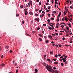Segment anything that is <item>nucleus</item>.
Returning a JSON list of instances; mask_svg holds the SVG:
<instances>
[{"mask_svg": "<svg viewBox=\"0 0 73 73\" xmlns=\"http://www.w3.org/2000/svg\"><path fill=\"white\" fill-rule=\"evenodd\" d=\"M45 68L47 69L48 72H52V73H58V71L57 70H55L52 69V67L50 65L47 64Z\"/></svg>", "mask_w": 73, "mask_h": 73, "instance_id": "f257e3e1", "label": "nucleus"}, {"mask_svg": "<svg viewBox=\"0 0 73 73\" xmlns=\"http://www.w3.org/2000/svg\"><path fill=\"white\" fill-rule=\"evenodd\" d=\"M35 20L36 21H37L38 22H39V21H40V19L39 18H35Z\"/></svg>", "mask_w": 73, "mask_h": 73, "instance_id": "f03ea898", "label": "nucleus"}, {"mask_svg": "<svg viewBox=\"0 0 73 73\" xmlns=\"http://www.w3.org/2000/svg\"><path fill=\"white\" fill-rule=\"evenodd\" d=\"M61 15V12H60L59 13V14L58 15V16L57 17V18H58V17H60V16Z\"/></svg>", "mask_w": 73, "mask_h": 73, "instance_id": "7ed1b4c3", "label": "nucleus"}, {"mask_svg": "<svg viewBox=\"0 0 73 73\" xmlns=\"http://www.w3.org/2000/svg\"><path fill=\"white\" fill-rule=\"evenodd\" d=\"M44 16V14H42V15H40V17L41 18H42Z\"/></svg>", "mask_w": 73, "mask_h": 73, "instance_id": "20e7f679", "label": "nucleus"}, {"mask_svg": "<svg viewBox=\"0 0 73 73\" xmlns=\"http://www.w3.org/2000/svg\"><path fill=\"white\" fill-rule=\"evenodd\" d=\"M58 62H55L54 63V64H55V65H57V64H58Z\"/></svg>", "mask_w": 73, "mask_h": 73, "instance_id": "39448f33", "label": "nucleus"}, {"mask_svg": "<svg viewBox=\"0 0 73 73\" xmlns=\"http://www.w3.org/2000/svg\"><path fill=\"white\" fill-rule=\"evenodd\" d=\"M35 72H38V70L37 68H35Z\"/></svg>", "mask_w": 73, "mask_h": 73, "instance_id": "423d86ee", "label": "nucleus"}, {"mask_svg": "<svg viewBox=\"0 0 73 73\" xmlns=\"http://www.w3.org/2000/svg\"><path fill=\"white\" fill-rule=\"evenodd\" d=\"M29 14L30 15H33V13L32 12H29Z\"/></svg>", "mask_w": 73, "mask_h": 73, "instance_id": "0eeeda50", "label": "nucleus"}, {"mask_svg": "<svg viewBox=\"0 0 73 73\" xmlns=\"http://www.w3.org/2000/svg\"><path fill=\"white\" fill-rule=\"evenodd\" d=\"M67 13V12H66V11H65V12H64L63 13L65 15H66V13Z\"/></svg>", "mask_w": 73, "mask_h": 73, "instance_id": "6e6552de", "label": "nucleus"}, {"mask_svg": "<svg viewBox=\"0 0 73 73\" xmlns=\"http://www.w3.org/2000/svg\"><path fill=\"white\" fill-rule=\"evenodd\" d=\"M43 64L44 66H46V63L44 62L43 63Z\"/></svg>", "mask_w": 73, "mask_h": 73, "instance_id": "1a4fd4ad", "label": "nucleus"}, {"mask_svg": "<svg viewBox=\"0 0 73 73\" xmlns=\"http://www.w3.org/2000/svg\"><path fill=\"white\" fill-rule=\"evenodd\" d=\"M69 0H67L66 1V2H67V4H69Z\"/></svg>", "mask_w": 73, "mask_h": 73, "instance_id": "9d476101", "label": "nucleus"}, {"mask_svg": "<svg viewBox=\"0 0 73 73\" xmlns=\"http://www.w3.org/2000/svg\"><path fill=\"white\" fill-rule=\"evenodd\" d=\"M26 36H31V35H29V34H28L27 33H26Z\"/></svg>", "mask_w": 73, "mask_h": 73, "instance_id": "9b49d317", "label": "nucleus"}, {"mask_svg": "<svg viewBox=\"0 0 73 73\" xmlns=\"http://www.w3.org/2000/svg\"><path fill=\"white\" fill-rule=\"evenodd\" d=\"M28 13L27 12H25V15H28Z\"/></svg>", "mask_w": 73, "mask_h": 73, "instance_id": "f8f14e48", "label": "nucleus"}, {"mask_svg": "<svg viewBox=\"0 0 73 73\" xmlns=\"http://www.w3.org/2000/svg\"><path fill=\"white\" fill-rule=\"evenodd\" d=\"M45 42L46 43H48V42H49V40H47L45 41Z\"/></svg>", "mask_w": 73, "mask_h": 73, "instance_id": "ddd939ff", "label": "nucleus"}, {"mask_svg": "<svg viewBox=\"0 0 73 73\" xmlns=\"http://www.w3.org/2000/svg\"><path fill=\"white\" fill-rule=\"evenodd\" d=\"M23 5H21L20 6L21 8L22 9L23 8Z\"/></svg>", "mask_w": 73, "mask_h": 73, "instance_id": "4468645a", "label": "nucleus"}, {"mask_svg": "<svg viewBox=\"0 0 73 73\" xmlns=\"http://www.w3.org/2000/svg\"><path fill=\"white\" fill-rule=\"evenodd\" d=\"M25 9V12H27V11H28L27 10V9Z\"/></svg>", "mask_w": 73, "mask_h": 73, "instance_id": "2eb2a0df", "label": "nucleus"}, {"mask_svg": "<svg viewBox=\"0 0 73 73\" xmlns=\"http://www.w3.org/2000/svg\"><path fill=\"white\" fill-rule=\"evenodd\" d=\"M58 45L59 47H61V46H62V45H61V44H58Z\"/></svg>", "mask_w": 73, "mask_h": 73, "instance_id": "dca6fc26", "label": "nucleus"}, {"mask_svg": "<svg viewBox=\"0 0 73 73\" xmlns=\"http://www.w3.org/2000/svg\"><path fill=\"white\" fill-rule=\"evenodd\" d=\"M45 4H46V5H49V3L47 2L45 3Z\"/></svg>", "mask_w": 73, "mask_h": 73, "instance_id": "f3484780", "label": "nucleus"}, {"mask_svg": "<svg viewBox=\"0 0 73 73\" xmlns=\"http://www.w3.org/2000/svg\"><path fill=\"white\" fill-rule=\"evenodd\" d=\"M18 72H19V70H16V73H18Z\"/></svg>", "mask_w": 73, "mask_h": 73, "instance_id": "a211bd4d", "label": "nucleus"}, {"mask_svg": "<svg viewBox=\"0 0 73 73\" xmlns=\"http://www.w3.org/2000/svg\"><path fill=\"white\" fill-rule=\"evenodd\" d=\"M66 58H63L62 59V60H66Z\"/></svg>", "mask_w": 73, "mask_h": 73, "instance_id": "6ab92c4d", "label": "nucleus"}, {"mask_svg": "<svg viewBox=\"0 0 73 73\" xmlns=\"http://www.w3.org/2000/svg\"><path fill=\"white\" fill-rule=\"evenodd\" d=\"M39 10V9H36L35 10V11H36V12H37V11H38Z\"/></svg>", "mask_w": 73, "mask_h": 73, "instance_id": "aec40b11", "label": "nucleus"}, {"mask_svg": "<svg viewBox=\"0 0 73 73\" xmlns=\"http://www.w3.org/2000/svg\"><path fill=\"white\" fill-rule=\"evenodd\" d=\"M58 57V55L57 54H56L55 55V57H56V58H57Z\"/></svg>", "mask_w": 73, "mask_h": 73, "instance_id": "412c9836", "label": "nucleus"}, {"mask_svg": "<svg viewBox=\"0 0 73 73\" xmlns=\"http://www.w3.org/2000/svg\"><path fill=\"white\" fill-rule=\"evenodd\" d=\"M1 66H5V64H1Z\"/></svg>", "mask_w": 73, "mask_h": 73, "instance_id": "4be33fe9", "label": "nucleus"}, {"mask_svg": "<svg viewBox=\"0 0 73 73\" xmlns=\"http://www.w3.org/2000/svg\"><path fill=\"white\" fill-rule=\"evenodd\" d=\"M29 3H30V4H32V1H29Z\"/></svg>", "mask_w": 73, "mask_h": 73, "instance_id": "5701e85b", "label": "nucleus"}, {"mask_svg": "<svg viewBox=\"0 0 73 73\" xmlns=\"http://www.w3.org/2000/svg\"><path fill=\"white\" fill-rule=\"evenodd\" d=\"M52 35L53 36H54V37L56 36V35L55 34H52Z\"/></svg>", "mask_w": 73, "mask_h": 73, "instance_id": "b1692460", "label": "nucleus"}, {"mask_svg": "<svg viewBox=\"0 0 73 73\" xmlns=\"http://www.w3.org/2000/svg\"><path fill=\"white\" fill-rule=\"evenodd\" d=\"M48 9H50V7L48 6Z\"/></svg>", "mask_w": 73, "mask_h": 73, "instance_id": "393cba45", "label": "nucleus"}, {"mask_svg": "<svg viewBox=\"0 0 73 73\" xmlns=\"http://www.w3.org/2000/svg\"><path fill=\"white\" fill-rule=\"evenodd\" d=\"M39 39L40 41H42V39L41 38H40Z\"/></svg>", "mask_w": 73, "mask_h": 73, "instance_id": "a878e982", "label": "nucleus"}, {"mask_svg": "<svg viewBox=\"0 0 73 73\" xmlns=\"http://www.w3.org/2000/svg\"><path fill=\"white\" fill-rule=\"evenodd\" d=\"M50 53L51 54H53V52H52V51H50Z\"/></svg>", "mask_w": 73, "mask_h": 73, "instance_id": "bb28decb", "label": "nucleus"}, {"mask_svg": "<svg viewBox=\"0 0 73 73\" xmlns=\"http://www.w3.org/2000/svg\"><path fill=\"white\" fill-rule=\"evenodd\" d=\"M54 18H50V20H54Z\"/></svg>", "mask_w": 73, "mask_h": 73, "instance_id": "cd10ccee", "label": "nucleus"}, {"mask_svg": "<svg viewBox=\"0 0 73 73\" xmlns=\"http://www.w3.org/2000/svg\"><path fill=\"white\" fill-rule=\"evenodd\" d=\"M61 65H62V66H64V63H61Z\"/></svg>", "mask_w": 73, "mask_h": 73, "instance_id": "c85d7f7f", "label": "nucleus"}, {"mask_svg": "<svg viewBox=\"0 0 73 73\" xmlns=\"http://www.w3.org/2000/svg\"><path fill=\"white\" fill-rule=\"evenodd\" d=\"M40 29V28L38 27L37 28V31H38V30H39V29Z\"/></svg>", "mask_w": 73, "mask_h": 73, "instance_id": "c756f323", "label": "nucleus"}, {"mask_svg": "<svg viewBox=\"0 0 73 73\" xmlns=\"http://www.w3.org/2000/svg\"><path fill=\"white\" fill-rule=\"evenodd\" d=\"M43 26H44V27H45L46 25V24H43Z\"/></svg>", "mask_w": 73, "mask_h": 73, "instance_id": "7c9ffc66", "label": "nucleus"}, {"mask_svg": "<svg viewBox=\"0 0 73 73\" xmlns=\"http://www.w3.org/2000/svg\"><path fill=\"white\" fill-rule=\"evenodd\" d=\"M41 4V2H40L39 3V5H40Z\"/></svg>", "mask_w": 73, "mask_h": 73, "instance_id": "2f4dec72", "label": "nucleus"}, {"mask_svg": "<svg viewBox=\"0 0 73 73\" xmlns=\"http://www.w3.org/2000/svg\"><path fill=\"white\" fill-rule=\"evenodd\" d=\"M28 5H29V7H30V3H28Z\"/></svg>", "mask_w": 73, "mask_h": 73, "instance_id": "473e14b6", "label": "nucleus"}, {"mask_svg": "<svg viewBox=\"0 0 73 73\" xmlns=\"http://www.w3.org/2000/svg\"><path fill=\"white\" fill-rule=\"evenodd\" d=\"M35 16H38V14H36L35 15Z\"/></svg>", "mask_w": 73, "mask_h": 73, "instance_id": "72a5a7b5", "label": "nucleus"}, {"mask_svg": "<svg viewBox=\"0 0 73 73\" xmlns=\"http://www.w3.org/2000/svg\"><path fill=\"white\" fill-rule=\"evenodd\" d=\"M47 21H48V22H50V19H48L47 20Z\"/></svg>", "mask_w": 73, "mask_h": 73, "instance_id": "f704fd0d", "label": "nucleus"}, {"mask_svg": "<svg viewBox=\"0 0 73 73\" xmlns=\"http://www.w3.org/2000/svg\"><path fill=\"white\" fill-rule=\"evenodd\" d=\"M51 2L52 4H53V2H54V1H53V0H51Z\"/></svg>", "mask_w": 73, "mask_h": 73, "instance_id": "c9c22d12", "label": "nucleus"}, {"mask_svg": "<svg viewBox=\"0 0 73 73\" xmlns=\"http://www.w3.org/2000/svg\"><path fill=\"white\" fill-rule=\"evenodd\" d=\"M55 33V35H56V36H58V33Z\"/></svg>", "mask_w": 73, "mask_h": 73, "instance_id": "e433bc0d", "label": "nucleus"}, {"mask_svg": "<svg viewBox=\"0 0 73 73\" xmlns=\"http://www.w3.org/2000/svg\"><path fill=\"white\" fill-rule=\"evenodd\" d=\"M47 15H48V16H49V17H50V14H48Z\"/></svg>", "mask_w": 73, "mask_h": 73, "instance_id": "4c0bfd02", "label": "nucleus"}, {"mask_svg": "<svg viewBox=\"0 0 73 73\" xmlns=\"http://www.w3.org/2000/svg\"><path fill=\"white\" fill-rule=\"evenodd\" d=\"M59 19H58V18H57V19H56V21H59Z\"/></svg>", "mask_w": 73, "mask_h": 73, "instance_id": "58836bf2", "label": "nucleus"}, {"mask_svg": "<svg viewBox=\"0 0 73 73\" xmlns=\"http://www.w3.org/2000/svg\"><path fill=\"white\" fill-rule=\"evenodd\" d=\"M56 12H57V11H54L53 13H54V14L55 13H56Z\"/></svg>", "mask_w": 73, "mask_h": 73, "instance_id": "ea45409f", "label": "nucleus"}, {"mask_svg": "<svg viewBox=\"0 0 73 73\" xmlns=\"http://www.w3.org/2000/svg\"><path fill=\"white\" fill-rule=\"evenodd\" d=\"M44 38H45L46 39V36H44Z\"/></svg>", "mask_w": 73, "mask_h": 73, "instance_id": "a19ab883", "label": "nucleus"}, {"mask_svg": "<svg viewBox=\"0 0 73 73\" xmlns=\"http://www.w3.org/2000/svg\"><path fill=\"white\" fill-rule=\"evenodd\" d=\"M42 11V9H41V10H39V13H41V11Z\"/></svg>", "mask_w": 73, "mask_h": 73, "instance_id": "79ce46f5", "label": "nucleus"}, {"mask_svg": "<svg viewBox=\"0 0 73 73\" xmlns=\"http://www.w3.org/2000/svg\"><path fill=\"white\" fill-rule=\"evenodd\" d=\"M47 60L48 61H50V59H47Z\"/></svg>", "mask_w": 73, "mask_h": 73, "instance_id": "37998d69", "label": "nucleus"}, {"mask_svg": "<svg viewBox=\"0 0 73 73\" xmlns=\"http://www.w3.org/2000/svg\"><path fill=\"white\" fill-rule=\"evenodd\" d=\"M42 13H44V14H45V12L44 11H42Z\"/></svg>", "mask_w": 73, "mask_h": 73, "instance_id": "c03bdc74", "label": "nucleus"}, {"mask_svg": "<svg viewBox=\"0 0 73 73\" xmlns=\"http://www.w3.org/2000/svg\"><path fill=\"white\" fill-rule=\"evenodd\" d=\"M19 16V14H17L16 16Z\"/></svg>", "mask_w": 73, "mask_h": 73, "instance_id": "a18cd8bd", "label": "nucleus"}, {"mask_svg": "<svg viewBox=\"0 0 73 73\" xmlns=\"http://www.w3.org/2000/svg\"><path fill=\"white\" fill-rule=\"evenodd\" d=\"M65 28L66 29H68V30L69 29V28L68 27H66Z\"/></svg>", "mask_w": 73, "mask_h": 73, "instance_id": "49530a36", "label": "nucleus"}, {"mask_svg": "<svg viewBox=\"0 0 73 73\" xmlns=\"http://www.w3.org/2000/svg\"><path fill=\"white\" fill-rule=\"evenodd\" d=\"M8 48H9V47L8 46H6L5 47V48H6V49H8Z\"/></svg>", "mask_w": 73, "mask_h": 73, "instance_id": "de8ad7c7", "label": "nucleus"}, {"mask_svg": "<svg viewBox=\"0 0 73 73\" xmlns=\"http://www.w3.org/2000/svg\"><path fill=\"white\" fill-rule=\"evenodd\" d=\"M52 60H54V61H56L57 60L56 59H53Z\"/></svg>", "mask_w": 73, "mask_h": 73, "instance_id": "09e8293b", "label": "nucleus"}, {"mask_svg": "<svg viewBox=\"0 0 73 73\" xmlns=\"http://www.w3.org/2000/svg\"><path fill=\"white\" fill-rule=\"evenodd\" d=\"M22 24H24V21H22Z\"/></svg>", "mask_w": 73, "mask_h": 73, "instance_id": "8fccbe9b", "label": "nucleus"}, {"mask_svg": "<svg viewBox=\"0 0 73 73\" xmlns=\"http://www.w3.org/2000/svg\"><path fill=\"white\" fill-rule=\"evenodd\" d=\"M64 20H66V21H68V20H67V19H66V18H65Z\"/></svg>", "mask_w": 73, "mask_h": 73, "instance_id": "3c124183", "label": "nucleus"}, {"mask_svg": "<svg viewBox=\"0 0 73 73\" xmlns=\"http://www.w3.org/2000/svg\"><path fill=\"white\" fill-rule=\"evenodd\" d=\"M50 39H51V40H52V36H51L50 37Z\"/></svg>", "mask_w": 73, "mask_h": 73, "instance_id": "603ef678", "label": "nucleus"}, {"mask_svg": "<svg viewBox=\"0 0 73 73\" xmlns=\"http://www.w3.org/2000/svg\"><path fill=\"white\" fill-rule=\"evenodd\" d=\"M61 28H64V26L62 25L61 26Z\"/></svg>", "mask_w": 73, "mask_h": 73, "instance_id": "864d4df0", "label": "nucleus"}, {"mask_svg": "<svg viewBox=\"0 0 73 73\" xmlns=\"http://www.w3.org/2000/svg\"><path fill=\"white\" fill-rule=\"evenodd\" d=\"M49 11H50V10H47L46 11V12H49Z\"/></svg>", "mask_w": 73, "mask_h": 73, "instance_id": "5fc2aeb1", "label": "nucleus"}, {"mask_svg": "<svg viewBox=\"0 0 73 73\" xmlns=\"http://www.w3.org/2000/svg\"><path fill=\"white\" fill-rule=\"evenodd\" d=\"M44 58H45V57H46V55H44Z\"/></svg>", "mask_w": 73, "mask_h": 73, "instance_id": "6e6d98bb", "label": "nucleus"}, {"mask_svg": "<svg viewBox=\"0 0 73 73\" xmlns=\"http://www.w3.org/2000/svg\"><path fill=\"white\" fill-rule=\"evenodd\" d=\"M51 24H52V25H54V23H51Z\"/></svg>", "mask_w": 73, "mask_h": 73, "instance_id": "4d7b16f0", "label": "nucleus"}, {"mask_svg": "<svg viewBox=\"0 0 73 73\" xmlns=\"http://www.w3.org/2000/svg\"><path fill=\"white\" fill-rule=\"evenodd\" d=\"M49 29H50V30H51V27H49L48 28Z\"/></svg>", "mask_w": 73, "mask_h": 73, "instance_id": "13d9d810", "label": "nucleus"}, {"mask_svg": "<svg viewBox=\"0 0 73 73\" xmlns=\"http://www.w3.org/2000/svg\"><path fill=\"white\" fill-rule=\"evenodd\" d=\"M39 36L40 37H42V35L41 34H39Z\"/></svg>", "mask_w": 73, "mask_h": 73, "instance_id": "bf43d9fd", "label": "nucleus"}, {"mask_svg": "<svg viewBox=\"0 0 73 73\" xmlns=\"http://www.w3.org/2000/svg\"><path fill=\"white\" fill-rule=\"evenodd\" d=\"M65 23H61V24H62V25H63V24H65Z\"/></svg>", "mask_w": 73, "mask_h": 73, "instance_id": "052dcab7", "label": "nucleus"}, {"mask_svg": "<svg viewBox=\"0 0 73 73\" xmlns=\"http://www.w3.org/2000/svg\"><path fill=\"white\" fill-rule=\"evenodd\" d=\"M49 62H50V64H51L52 62L51 60Z\"/></svg>", "mask_w": 73, "mask_h": 73, "instance_id": "680f3d73", "label": "nucleus"}, {"mask_svg": "<svg viewBox=\"0 0 73 73\" xmlns=\"http://www.w3.org/2000/svg\"><path fill=\"white\" fill-rule=\"evenodd\" d=\"M56 28H58V26H56Z\"/></svg>", "mask_w": 73, "mask_h": 73, "instance_id": "e2e57ef3", "label": "nucleus"}, {"mask_svg": "<svg viewBox=\"0 0 73 73\" xmlns=\"http://www.w3.org/2000/svg\"><path fill=\"white\" fill-rule=\"evenodd\" d=\"M70 43H73V41H72V40H70Z\"/></svg>", "mask_w": 73, "mask_h": 73, "instance_id": "0e129e2a", "label": "nucleus"}, {"mask_svg": "<svg viewBox=\"0 0 73 73\" xmlns=\"http://www.w3.org/2000/svg\"><path fill=\"white\" fill-rule=\"evenodd\" d=\"M42 33H43V34L44 33V31H42Z\"/></svg>", "mask_w": 73, "mask_h": 73, "instance_id": "69168bd1", "label": "nucleus"}, {"mask_svg": "<svg viewBox=\"0 0 73 73\" xmlns=\"http://www.w3.org/2000/svg\"><path fill=\"white\" fill-rule=\"evenodd\" d=\"M51 43L52 44H54V42H53V41H52V42H51Z\"/></svg>", "mask_w": 73, "mask_h": 73, "instance_id": "338daca9", "label": "nucleus"}, {"mask_svg": "<svg viewBox=\"0 0 73 73\" xmlns=\"http://www.w3.org/2000/svg\"><path fill=\"white\" fill-rule=\"evenodd\" d=\"M51 29H52V30H53V29H54V27H52L51 28Z\"/></svg>", "mask_w": 73, "mask_h": 73, "instance_id": "774afa93", "label": "nucleus"}]
</instances>
